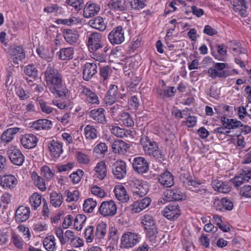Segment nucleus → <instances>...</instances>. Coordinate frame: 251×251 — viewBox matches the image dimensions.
<instances>
[{
    "label": "nucleus",
    "instance_id": "3c124183",
    "mask_svg": "<svg viewBox=\"0 0 251 251\" xmlns=\"http://www.w3.org/2000/svg\"><path fill=\"white\" fill-rule=\"evenodd\" d=\"M29 200L32 208L36 210L41 203L42 196L39 193L35 192L29 197Z\"/></svg>",
    "mask_w": 251,
    "mask_h": 251
},
{
    "label": "nucleus",
    "instance_id": "c9c22d12",
    "mask_svg": "<svg viewBox=\"0 0 251 251\" xmlns=\"http://www.w3.org/2000/svg\"><path fill=\"white\" fill-rule=\"evenodd\" d=\"M159 182L163 186L170 187L174 184V177L169 171L161 174L158 178Z\"/></svg>",
    "mask_w": 251,
    "mask_h": 251
},
{
    "label": "nucleus",
    "instance_id": "bb28decb",
    "mask_svg": "<svg viewBox=\"0 0 251 251\" xmlns=\"http://www.w3.org/2000/svg\"><path fill=\"white\" fill-rule=\"evenodd\" d=\"M109 129L112 134L118 137L131 138L133 136L131 130L122 128L118 126H110Z\"/></svg>",
    "mask_w": 251,
    "mask_h": 251
},
{
    "label": "nucleus",
    "instance_id": "4be33fe9",
    "mask_svg": "<svg viewBox=\"0 0 251 251\" xmlns=\"http://www.w3.org/2000/svg\"><path fill=\"white\" fill-rule=\"evenodd\" d=\"M20 140L25 149H30L36 146L38 139L33 134H25L22 136Z\"/></svg>",
    "mask_w": 251,
    "mask_h": 251
},
{
    "label": "nucleus",
    "instance_id": "37998d69",
    "mask_svg": "<svg viewBox=\"0 0 251 251\" xmlns=\"http://www.w3.org/2000/svg\"><path fill=\"white\" fill-rule=\"evenodd\" d=\"M63 201V198L61 193L53 191L50 194V202L53 207L55 208L60 207Z\"/></svg>",
    "mask_w": 251,
    "mask_h": 251
},
{
    "label": "nucleus",
    "instance_id": "f704fd0d",
    "mask_svg": "<svg viewBox=\"0 0 251 251\" xmlns=\"http://www.w3.org/2000/svg\"><path fill=\"white\" fill-rule=\"evenodd\" d=\"M213 189L220 193H227L231 190V186L228 182L215 179L212 182Z\"/></svg>",
    "mask_w": 251,
    "mask_h": 251
},
{
    "label": "nucleus",
    "instance_id": "f8f14e48",
    "mask_svg": "<svg viewBox=\"0 0 251 251\" xmlns=\"http://www.w3.org/2000/svg\"><path fill=\"white\" fill-rule=\"evenodd\" d=\"M251 178V169L242 170V172L236 175L230 181L235 187H238L243 183L249 181Z\"/></svg>",
    "mask_w": 251,
    "mask_h": 251
},
{
    "label": "nucleus",
    "instance_id": "052dcab7",
    "mask_svg": "<svg viewBox=\"0 0 251 251\" xmlns=\"http://www.w3.org/2000/svg\"><path fill=\"white\" fill-rule=\"evenodd\" d=\"M97 205V202L92 198L86 199L83 204V210L87 213H91Z\"/></svg>",
    "mask_w": 251,
    "mask_h": 251
},
{
    "label": "nucleus",
    "instance_id": "49530a36",
    "mask_svg": "<svg viewBox=\"0 0 251 251\" xmlns=\"http://www.w3.org/2000/svg\"><path fill=\"white\" fill-rule=\"evenodd\" d=\"M140 220L144 230L156 226L153 217L151 215L145 214L140 217Z\"/></svg>",
    "mask_w": 251,
    "mask_h": 251
},
{
    "label": "nucleus",
    "instance_id": "f3484780",
    "mask_svg": "<svg viewBox=\"0 0 251 251\" xmlns=\"http://www.w3.org/2000/svg\"><path fill=\"white\" fill-rule=\"evenodd\" d=\"M110 9L119 14L128 9V0H110L108 3Z\"/></svg>",
    "mask_w": 251,
    "mask_h": 251
},
{
    "label": "nucleus",
    "instance_id": "f03ea898",
    "mask_svg": "<svg viewBox=\"0 0 251 251\" xmlns=\"http://www.w3.org/2000/svg\"><path fill=\"white\" fill-rule=\"evenodd\" d=\"M140 141L145 154L160 162L165 160V154L157 142L146 135L142 136Z\"/></svg>",
    "mask_w": 251,
    "mask_h": 251
},
{
    "label": "nucleus",
    "instance_id": "dca6fc26",
    "mask_svg": "<svg viewBox=\"0 0 251 251\" xmlns=\"http://www.w3.org/2000/svg\"><path fill=\"white\" fill-rule=\"evenodd\" d=\"M119 95L117 86L110 85L104 99L105 104L110 106L114 104L118 99Z\"/></svg>",
    "mask_w": 251,
    "mask_h": 251
},
{
    "label": "nucleus",
    "instance_id": "6ab92c4d",
    "mask_svg": "<svg viewBox=\"0 0 251 251\" xmlns=\"http://www.w3.org/2000/svg\"><path fill=\"white\" fill-rule=\"evenodd\" d=\"M17 183V179L12 175H4L0 179V186L6 190H13Z\"/></svg>",
    "mask_w": 251,
    "mask_h": 251
},
{
    "label": "nucleus",
    "instance_id": "6e6552de",
    "mask_svg": "<svg viewBox=\"0 0 251 251\" xmlns=\"http://www.w3.org/2000/svg\"><path fill=\"white\" fill-rule=\"evenodd\" d=\"M9 53L10 59L15 65H18L25 58V51L22 46L11 47Z\"/></svg>",
    "mask_w": 251,
    "mask_h": 251
},
{
    "label": "nucleus",
    "instance_id": "8fccbe9b",
    "mask_svg": "<svg viewBox=\"0 0 251 251\" xmlns=\"http://www.w3.org/2000/svg\"><path fill=\"white\" fill-rule=\"evenodd\" d=\"M41 175L47 181L53 178L55 175V171L47 165L42 166L40 169Z\"/></svg>",
    "mask_w": 251,
    "mask_h": 251
},
{
    "label": "nucleus",
    "instance_id": "412c9836",
    "mask_svg": "<svg viewBox=\"0 0 251 251\" xmlns=\"http://www.w3.org/2000/svg\"><path fill=\"white\" fill-rule=\"evenodd\" d=\"M83 79L89 81L97 73V66L94 63H86L82 67Z\"/></svg>",
    "mask_w": 251,
    "mask_h": 251
},
{
    "label": "nucleus",
    "instance_id": "5701e85b",
    "mask_svg": "<svg viewBox=\"0 0 251 251\" xmlns=\"http://www.w3.org/2000/svg\"><path fill=\"white\" fill-rule=\"evenodd\" d=\"M50 155L54 158H58L63 152L62 144L54 140L48 143Z\"/></svg>",
    "mask_w": 251,
    "mask_h": 251
},
{
    "label": "nucleus",
    "instance_id": "79ce46f5",
    "mask_svg": "<svg viewBox=\"0 0 251 251\" xmlns=\"http://www.w3.org/2000/svg\"><path fill=\"white\" fill-rule=\"evenodd\" d=\"M234 11L239 15L245 17L247 12V3L246 0H238L232 4Z\"/></svg>",
    "mask_w": 251,
    "mask_h": 251
},
{
    "label": "nucleus",
    "instance_id": "338daca9",
    "mask_svg": "<svg viewBox=\"0 0 251 251\" xmlns=\"http://www.w3.org/2000/svg\"><path fill=\"white\" fill-rule=\"evenodd\" d=\"M121 123L126 126H134V122L132 117L126 112H124L121 114L120 118Z\"/></svg>",
    "mask_w": 251,
    "mask_h": 251
},
{
    "label": "nucleus",
    "instance_id": "6e6d98bb",
    "mask_svg": "<svg viewBox=\"0 0 251 251\" xmlns=\"http://www.w3.org/2000/svg\"><path fill=\"white\" fill-rule=\"evenodd\" d=\"M179 178L185 187H188L189 186H196L197 185H199L200 184V183L192 180L188 174H181Z\"/></svg>",
    "mask_w": 251,
    "mask_h": 251
},
{
    "label": "nucleus",
    "instance_id": "a18cd8bd",
    "mask_svg": "<svg viewBox=\"0 0 251 251\" xmlns=\"http://www.w3.org/2000/svg\"><path fill=\"white\" fill-rule=\"evenodd\" d=\"M51 122L48 119H40L33 122L32 127L36 130L50 128L52 126Z\"/></svg>",
    "mask_w": 251,
    "mask_h": 251
},
{
    "label": "nucleus",
    "instance_id": "ddd939ff",
    "mask_svg": "<svg viewBox=\"0 0 251 251\" xmlns=\"http://www.w3.org/2000/svg\"><path fill=\"white\" fill-rule=\"evenodd\" d=\"M163 215L169 220H174L180 214L178 205L170 203L166 206L162 212Z\"/></svg>",
    "mask_w": 251,
    "mask_h": 251
},
{
    "label": "nucleus",
    "instance_id": "5fc2aeb1",
    "mask_svg": "<svg viewBox=\"0 0 251 251\" xmlns=\"http://www.w3.org/2000/svg\"><path fill=\"white\" fill-rule=\"evenodd\" d=\"M37 104L40 106L41 111L46 114L53 113L55 109L50 106L49 103L42 99L37 100Z\"/></svg>",
    "mask_w": 251,
    "mask_h": 251
},
{
    "label": "nucleus",
    "instance_id": "ea45409f",
    "mask_svg": "<svg viewBox=\"0 0 251 251\" xmlns=\"http://www.w3.org/2000/svg\"><path fill=\"white\" fill-rule=\"evenodd\" d=\"M88 25L92 28L101 31H104L106 28V25L104 22L103 19L100 16L89 20Z\"/></svg>",
    "mask_w": 251,
    "mask_h": 251
},
{
    "label": "nucleus",
    "instance_id": "864d4df0",
    "mask_svg": "<svg viewBox=\"0 0 251 251\" xmlns=\"http://www.w3.org/2000/svg\"><path fill=\"white\" fill-rule=\"evenodd\" d=\"M12 195L8 192H5L0 197V209L5 210L8 205L11 203Z\"/></svg>",
    "mask_w": 251,
    "mask_h": 251
},
{
    "label": "nucleus",
    "instance_id": "a878e982",
    "mask_svg": "<svg viewBox=\"0 0 251 251\" xmlns=\"http://www.w3.org/2000/svg\"><path fill=\"white\" fill-rule=\"evenodd\" d=\"M114 193L116 199L121 202H126L129 200V196L125 187L122 185H116Z\"/></svg>",
    "mask_w": 251,
    "mask_h": 251
},
{
    "label": "nucleus",
    "instance_id": "2f4dec72",
    "mask_svg": "<svg viewBox=\"0 0 251 251\" xmlns=\"http://www.w3.org/2000/svg\"><path fill=\"white\" fill-rule=\"evenodd\" d=\"M105 110L102 108H99L91 110L89 115L91 118L99 123L104 124L106 122V118L104 114Z\"/></svg>",
    "mask_w": 251,
    "mask_h": 251
},
{
    "label": "nucleus",
    "instance_id": "0e129e2a",
    "mask_svg": "<svg viewBox=\"0 0 251 251\" xmlns=\"http://www.w3.org/2000/svg\"><path fill=\"white\" fill-rule=\"evenodd\" d=\"M110 68L108 66L101 67L100 70V81L103 84H106L109 76Z\"/></svg>",
    "mask_w": 251,
    "mask_h": 251
},
{
    "label": "nucleus",
    "instance_id": "0eeeda50",
    "mask_svg": "<svg viewBox=\"0 0 251 251\" xmlns=\"http://www.w3.org/2000/svg\"><path fill=\"white\" fill-rule=\"evenodd\" d=\"M226 66V64L224 63H216L214 67H210L208 69L207 73L213 79L217 77L225 78L228 75V72L223 70Z\"/></svg>",
    "mask_w": 251,
    "mask_h": 251
},
{
    "label": "nucleus",
    "instance_id": "58836bf2",
    "mask_svg": "<svg viewBox=\"0 0 251 251\" xmlns=\"http://www.w3.org/2000/svg\"><path fill=\"white\" fill-rule=\"evenodd\" d=\"M221 122L223 126L228 129H234L243 126L240 121L236 119H228L225 117L221 118Z\"/></svg>",
    "mask_w": 251,
    "mask_h": 251
},
{
    "label": "nucleus",
    "instance_id": "4c0bfd02",
    "mask_svg": "<svg viewBox=\"0 0 251 251\" xmlns=\"http://www.w3.org/2000/svg\"><path fill=\"white\" fill-rule=\"evenodd\" d=\"M43 245L47 251H55L57 248L56 239L52 235L48 236L43 239Z\"/></svg>",
    "mask_w": 251,
    "mask_h": 251
},
{
    "label": "nucleus",
    "instance_id": "e433bc0d",
    "mask_svg": "<svg viewBox=\"0 0 251 251\" xmlns=\"http://www.w3.org/2000/svg\"><path fill=\"white\" fill-rule=\"evenodd\" d=\"M129 147L128 144L119 139L115 140L111 146L112 150L113 152L120 154L125 153Z\"/></svg>",
    "mask_w": 251,
    "mask_h": 251
},
{
    "label": "nucleus",
    "instance_id": "4468645a",
    "mask_svg": "<svg viewBox=\"0 0 251 251\" xmlns=\"http://www.w3.org/2000/svg\"><path fill=\"white\" fill-rule=\"evenodd\" d=\"M151 201V199L150 198L146 197L134 201L128 208L131 213H138L148 207L150 205Z\"/></svg>",
    "mask_w": 251,
    "mask_h": 251
},
{
    "label": "nucleus",
    "instance_id": "7ed1b4c3",
    "mask_svg": "<svg viewBox=\"0 0 251 251\" xmlns=\"http://www.w3.org/2000/svg\"><path fill=\"white\" fill-rule=\"evenodd\" d=\"M141 237L138 233L131 232H125L121 238V247L125 249L134 247L139 243Z\"/></svg>",
    "mask_w": 251,
    "mask_h": 251
},
{
    "label": "nucleus",
    "instance_id": "9b49d317",
    "mask_svg": "<svg viewBox=\"0 0 251 251\" xmlns=\"http://www.w3.org/2000/svg\"><path fill=\"white\" fill-rule=\"evenodd\" d=\"M108 45H103L102 48H99L89 50L91 58L100 62H106L107 52L109 50Z\"/></svg>",
    "mask_w": 251,
    "mask_h": 251
},
{
    "label": "nucleus",
    "instance_id": "473e14b6",
    "mask_svg": "<svg viewBox=\"0 0 251 251\" xmlns=\"http://www.w3.org/2000/svg\"><path fill=\"white\" fill-rule=\"evenodd\" d=\"M106 233V224L102 222L99 223L95 230V241L99 243H102V240L104 239Z\"/></svg>",
    "mask_w": 251,
    "mask_h": 251
},
{
    "label": "nucleus",
    "instance_id": "a211bd4d",
    "mask_svg": "<svg viewBox=\"0 0 251 251\" xmlns=\"http://www.w3.org/2000/svg\"><path fill=\"white\" fill-rule=\"evenodd\" d=\"M30 214V209L28 206H19L15 212V221L17 223L25 222L28 220Z\"/></svg>",
    "mask_w": 251,
    "mask_h": 251
},
{
    "label": "nucleus",
    "instance_id": "603ef678",
    "mask_svg": "<svg viewBox=\"0 0 251 251\" xmlns=\"http://www.w3.org/2000/svg\"><path fill=\"white\" fill-rule=\"evenodd\" d=\"M146 237L151 242L154 243L156 241L158 231L156 226L145 229Z\"/></svg>",
    "mask_w": 251,
    "mask_h": 251
},
{
    "label": "nucleus",
    "instance_id": "39448f33",
    "mask_svg": "<svg viewBox=\"0 0 251 251\" xmlns=\"http://www.w3.org/2000/svg\"><path fill=\"white\" fill-rule=\"evenodd\" d=\"M86 45L89 50L102 48L103 44L102 37L97 32H92L87 36Z\"/></svg>",
    "mask_w": 251,
    "mask_h": 251
},
{
    "label": "nucleus",
    "instance_id": "e2e57ef3",
    "mask_svg": "<svg viewBox=\"0 0 251 251\" xmlns=\"http://www.w3.org/2000/svg\"><path fill=\"white\" fill-rule=\"evenodd\" d=\"M130 78L127 80V85L130 89H134L139 84L140 79L133 72L128 73Z\"/></svg>",
    "mask_w": 251,
    "mask_h": 251
},
{
    "label": "nucleus",
    "instance_id": "09e8293b",
    "mask_svg": "<svg viewBox=\"0 0 251 251\" xmlns=\"http://www.w3.org/2000/svg\"><path fill=\"white\" fill-rule=\"evenodd\" d=\"M24 73L25 75L33 79H36L38 76V70L33 64H29L24 66Z\"/></svg>",
    "mask_w": 251,
    "mask_h": 251
},
{
    "label": "nucleus",
    "instance_id": "4d7b16f0",
    "mask_svg": "<svg viewBox=\"0 0 251 251\" xmlns=\"http://www.w3.org/2000/svg\"><path fill=\"white\" fill-rule=\"evenodd\" d=\"M149 190L148 185L145 183L142 186H140L137 188L132 191L133 195L135 199L144 197L145 196Z\"/></svg>",
    "mask_w": 251,
    "mask_h": 251
},
{
    "label": "nucleus",
    "instance_id": "c03bdc74",
    "mask_svg": "<svg viewBox=\"0 0 251 251\" xmlns=\"http://www.w3.org/2000/svg\"><path fill=\"white\" fill-rule=\"evenodd\" d=\"M31 177L34 184L41 191L46 190L45 181L43 178L39 176L36 172H33L31 174Z\"/></svg>",
    "mask_w": 251,
    "mask_h": 251
},
{
    "label": "nucleus",
    "instance_id": "c756f323",
    "mask_svg": "<svg viewBox=\"0 0 251 251\" xmlns=\"http://www.w3.org/2000/svg\"><path fill=\"white\" fill-rule=\"evenodd\" d=\"M214 206L217 210L221 211H224V210H231L233 207V203L230 200L226 198H223L220 201H215Z\"/></svg>",
    "mask_w": 251,
    "mask_h": 251
},
{
    "label": "nucleus",
    "instance_id": "13d9d810",
    "mask_svg": "<svg viewBox=\"0 0 251 251\" xmlns=\"http://www.w3.org/2000/svg\"><path fill=\"white\" fill-rule=\"evenodd\" d=\"M73 220L74 221L75 228L76 230L80 231L86 222V217L83 214H77Z\"/></svg>",
    "mask_w": 251,
    "mask_h": 251
},
{
    "label": "nucleus",
    "instance_id": "774afa93",
    "mask_svg": "<svg viewBox=\"0 0 251 251\" xmlns=\"http://www.w3.org/2000/svg\"><path fill=\"white\" fill-rule=\"evenodd\" d=\"M144 0H128V5L130 4V7L134 10H140L146 6Z\"/></svg>",
    "mask_w": 251,
    "mask_h": 251
},
{
    "label": "nucleus",
    "instance_id": "680f3d73",
    "mask_svg": "<svg viewBox=\"0 0 251 251\" xmlns=\"http://www.w3.org/2000/svg\"><path fill=\"white\" fill-rule=\"evenodd\" d=\"M44 11L48 13H53L57 16L59 14H62L63 11L61 7L57 4H51L44 8Z\"/></svg>",
    "mask_w": 251,
    "mask_h": 251
},
{
    "label": "nucleus",
    "instance_id": "b1692460",
    "mask_svg": "<svg viewBox=\"0 0 251 251\" xmlns=\"http://www.w3.org/2000/svg\"><path fill=\"white\" fill-rule=\"evenodd\" d=\"M164 196L169 201H179L184 200L185 194L179 188H174L167 190L164 193Z\"/></svg>",
    "mask_w": 251,
    "mask_h": 251
},
{
    "label": "nucleus",
    "instance_id": "9d476101",
    "mask_svg": "<svg viewBox=\"0 0 251 251\" xmlns=\"http://www.w3.org/2000/svg\"><path fill=\"white\" fill-rule=\"evenodd\" d=\"M132 164L134 170L139 174L146 173L149 170V163L144 157L139 156L134 157Z\"/></svg>",
    "mask_w": 251,
    "mask_h": 251
},
{
    "label": "nucleus",
    "instance_id": "aec40b11",
    "mask_svg": "<svg viewBox=\"0 0 251 251\" xmlns=\"http://www.w3.org/2000/svg\"><path fill=\"white\" fill-rule=\"evenodd\" d=\"M107 167L103 161L99 162L93 170V177L99 180H102L107 176Z\"/></svg>",
    "mask_w": 251,
    "mask_h": 251
},
{
    "label": "nucleus",
    "instance_id": "7c9ffc66",
    "mask_svg": "<svg viewBox=\"0 0 251 251\" xmlns=\"http://www.w3.org/2000/svg\"><path fill=\"white\" fill-rule=\"evenodd\" d=\"M20 130L21 128L18 127L8 128L1 135V141L5 143L11 142L14 139V135L18 133Z\"/></svg>",
    "mask_w": 251,
    "mask_h": 251
},
{
    "label": "nucleus",
    "instance_id": "69168bd1",
    "mask_svg": "<svg viewBox=\"0 0 251 251\" xmlns=\"http://www.w3.org/2000/svg\"><path fill=\"white\" fill-rule=\"evenodd\" d=\"M79 22V20L78 18L74 16H71L68 19H57L56 23L58 25L62 24L64 25L71 26L78 23Z\"/></svg>",
    "mask_w": 251,
    "mask_h": 251
},
{
    "label": "nucleus",
    "instance_id": "cd10ccee",
    "mask_svg": "<svg viewBox=\"0 0 251 251\" xmlns=\"http://www.w3.org/2000/svg\"><path fill=\"white\" fill-rule=\"evenodd\" d=\"M115 166V168L112 171L115 177L119 179L123 178L126 174V163L122 160L118 161L116 162Z\"/></svg>",
    "mask_w": 251,
    "mask_h": 251
},
{
    "label": "nucleus",
    "instance_id": "20e7f679",
    "mask_svg": "<svg viewBox=\"0 0 251 251\" xmlns=\"http://www.w3.org/2000/svg\"><path fill=\"white\" fill-rule=\"evenodd\" d=\"M79 96L88 104L98 105L100 103L98 95L90 88L85 86L81 87Z\"/></svg>",
    "mask_w": 251,
    "mask_h": 251
},
{
    "label": "nucleus",
    "instance_id": "de8ad7c7",
    "mask_svg": "<svg viewBox=\"0 0 251 251\" xmlns=\"http://www.w3.org/2000/svg\"><path fill=\"white\" fill-rule=\"evenodd\" d=\"M84 134L86 139L94 140L98 137V131L95 126L88 125L84 128Z\"/></svg>",
    "mask_w": 251,
    "mask_h": 251
},
{
    "label": "nucleus",
    "instance_id": "bf43d9fd",
    "mask_svg": "<svg viewBox=\"0 0 251 251\" xmlns=\"http://www.w3.org/2000/svg\"><path fill=\"white\" fill-rule=\"evenodd\" d=\"M64 194L66 198V201L68 202H76L79 198V192L78 190H75L73 191L66 190Z\"/></svg>",
    "mask_w": 251,
    "mask_h": 251
},
{
    "label": "nucleus",
    "instance_id": "c85d7f7f",
    "mask_svg": "<svg viewBox=\"0 0 251 251\" xmlns=\"http://www.w3.org/2000/svg\"><path fill=\"white\" fill-rule=\"evenodd\" d=\"M100 10V6L91 1L88 2L83 10V16L85 18H90L97 15Z\"/></svg>",
    "mask_w": 251,
    "mask_h": 251
},
{
    "label": "nucleus",
    "instance_id": "f257e3e1",
    "mask_svg": "<svg viewBox=\"0 0 251 251\" xmlns=\"http://www.w3.org/2000/svg\"><path fill=\"white\" fill-rule=\"evenodd\" d=\"M45 80L50 91L55 98L67 96L69 91L63 80L62 75L50 64L45 72Z\"/></svg>",
    "mask_w": 251,
    "mask_h": 251
},
{
    "label": "nucleus",
    "instance_id": "a19ab883",
    "mask_svg": "<svg viewBox=\"0 0 251 251\" xmlns=\"http://www.w3.org/2000/svg\"><path fill=\"white\" fill-rule=\"evenodd\" d=\"M59 59L62 60H69L73 58L74 49L72 47L63 48L57 53Z\"/></svg>",
    "mask_w": 251,
    "mask_h": 251
},
{
    "label": "nucleus",
    "instance_id": "2eb2a0df",
    "mask_svg": "<svg viewBox=\"0 0 251 251\" xmlns=\"http://www.w3.org/2000/svg\"><path fill=\"white\" fill-rule=\"evenodd\" d=\"M8 156L11 162L14 165L21 166L25 161V156L22 151L14 147L8 151Z\"/></svg>",
    "mask_w": 251,
    "mask_h": 251
},
{
    "label": "nucleus",
    "instance_id": "393cba45",
    "mask_svg": "<svg viewBox=\"0 0 251 251\" xmlns=\"http://www.w3.org/2000/svg\"><path fill=\"white\" fill-rule=\"evenodd\" d=\"M63 36L65 40L70 45L76 44L79 38L78 31L75 29H64Z\"/></svg>",
    "mask_w": 251,
    "mask_h": 251
},
{
    "label": "nucleus",
    "instance_id": "423d86ee",
    "mask_svg": "<svg viewBox=\"0 0 251 251\" xmlns=\"http://www.w3.org/2000/svg\"><path fill=\"white\" fill-rule=\"evenodd\" d=\"M117 206L115 202L112 201H103L99 208V212L102 216L112 217L117 212Z\"/></svg>",
    "mask_w": 251,
    "mask_h": 251
},
{
    "label": "nucleus",
    "instance_id": "1a4fd4ad",
    "mask_svg": "<svg viewBox=\"0 0 251 251\" xmlns=\"http://www.w3.org/2000/svg\"><path fill=\"white\" fill-rule=\"evenodd\" d=\"M108 40L113 45L121 44L125 41L124 31L121 25L114 28L108 34Z\"/></svg>",
    "mask_w": 251,
    "mask_h": 251
},
{
    "label": "nucleus",
    "instance_id": "72a5a7b5",
    "mask_svg": "<svg viewBox=\"0 0 251 251\" xmlns=\"http://www.w3.org/2000/svg\"><path fill=\"white\" fill-rule=\"evenodd\" d=\"M230 51L234 55H240V54H246L247 52V50L241 46L240 43L236 41H230L228 43Z\"/></svg>",
    "mask_w": 251,
    "mask_h": 251
}]
</instances>
